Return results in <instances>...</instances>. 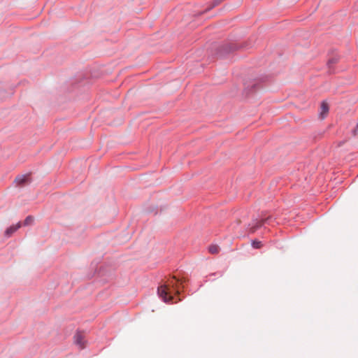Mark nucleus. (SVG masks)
<instances>
[{
	"mask_svg": "<svg viewBox=\"0 0 358 358\" xmlns=\"http://www.w3.org/2000/svg\"><path fill=\"white\" fill-rule=\"evenodd\" d=\"M353 134H354V135H356V134H357V130H356V129H354V130H353Z\"/></svg>",
	"mask_w": 358,
	"mask_h": 358,
	"instance_id": "obj_11",
	"label": "nucleus"
},
{
	"mask_svg": "<svg viewBox=\"0 0 358 358\" xmlns=\"http://www.w3.org/2000/svg\"><path fill=\"white\" fill-rule=\"evenodd\" d=\"M158 294L164 302L176 303L173 301V294H178L179 289L177 286L175 278L170 280L168 284L160 286L158 288Z\"/></svg>",
	"mask_w": 358,
	"mask_h": 358,
	"instance_id": "obj_1",
	"label": "nucleus"
},
{
	"mask_svg": "<svg viewBox=\"0 0 358 358\" xmlns=\"http://www.w3.org/2000/svg\"><path fill=\"white\" fill-rule=\"evenodd\" d=\"M21 227V223L18 222L15 225H12L9 228H8L6 231L5 234L7 236H10L14 232H15L19 228Z\"/></svg>",
	"mask_w": 358,
	"mask_h": 358,
	"instance_id": "obj_5",
	"label": "nucleus"
},
{
	"mask_svg": "<svg viewBox=\"0 0 358 358\" xmlns=\"http://www.w3.org/2000/svg\"><path fill=\"white\" fill-rule=\"evenodd\" d=\"M34 219L32 216H30V215L27 216L24 221V225H25V226L30 225L34 222Z\"/></svg>",
	"mask_w": 358,
	"mask_h": 358,
	"instance_id": "obj_8",
	"label": "nucleus"
},
{
	"mask_svg": "<svg viewBox=\"0 0 358 358\" xmlns=\"http://www.w3.org/2000/svg\"><path fill=\"white\" fill-rule=\"evenodd\" d=\"M252 245L254 248L258 249V248H261L262 247L263 244L261 241L255 240L252 241Z\"/></svg>",
	"mask_w": 358,
	"mask_h": 358,
	"instance_id": "obj_9",
	"label": "nucleus"
},
{
	"mask_svg": "<svg viewBox=\"0 0 358 358\" xmlns=\"http://www.w3.org/2000/svg\"><path fill=\"white\" fill-rule=\"evenodd\" d=\"M357 127H358V124H357Z\"/></svg>",
	"mask_w": 358,
	"mask_h": 358,
	"instance_id": "obj_12",
	"label": "nucleus"
},
{
	"mask_svg": "<svg viewBox=\"0 0 358 358\" xmlns=\"http://www.w3.org/2000/svg\"><path fill=\"white\" fill-rule=\"evenodd\" d=\"M264 222V220L257 222L255 226L250 228V232L254 233L257 229L259 228L263 224Z\"/></svg>",
	"mask_w": 358,
	"mask_h": 358,
	"instance_id": "obj_7",
	"label": "nucleus"
},
{
	"mask_svg": "<svg viewBox=\"0 0 358 358\" xmlns=\"http://www.w3.org/2000/svg\"><path fill=\"white\" fill-rule=\"evenodd\" d=\"M74 343L77 345L79 348L83 349L85 347V336L81 333H77L74 336Z\"/></svg>",
	"mask_w": 358,
	"mask_h": 358,
	"instance_id": "obj_2",
	"label": "nucleus"
},
{
	"mask_svg": "<svg viewBox=\"0 0 358 358\" xmlns=\"http://www.w3.org/2000/svg\"><path fill=\"white\" fill-rule=\"evenodd\" d=\"M208 251L211 254H217L220 251V248L217 245H213L209 246Z\"/></svg>",
	"mask_w": 358,
	"mask_h": 358,
	"instance_id": "obj_6",
	"label": "nucleus"
},
{
	"mask_svg": "<svg viewBox=\"0 0 358 358\" xmlns=\"http://www.w3.org/2000/svg\"><path fill=\"white\" fill-rule=\"evenodd\" d=\"M15 182H16L17 186H23L26 184L29 183L31 182V179L29 175L27 174L17 176L15 180Z\"/></svg>",
	"mask_w": 358,
	"mask_h": 358,
	"instance_id": "obj_3",
	"label": "nucleus"
},
{
	"mask_svg": "<svg viewBox=\"0 0 358 358\" xmlns=\"http://www.w3.org/2000/svg\"><path fill=\"white\" fill-rule=\"evenodd\" d=\"M329 112V106L328 104L323 101L320 106V116L322 119H324Z\"/></svg>",
	"mask_w": 358,
	"mask_h": 358,
	"instance_id": "obj_4",
	"label": "nucleus"
},
{
	"mask_svg": "<svg viewBox=\"0 0 358 358\" xmlns=\"http://www.w3.org/2000/svg\"><path fill=\"white\" fill-rule=\"evenodd\" d=\"M223 0H215V5L219 4L220 2H222Z\"/></svg>",
	"mask_w": 358,
	"mask_h": 358,
	"instance_id": "obj_10",
	"label": "nucleus"
}]
</instances>
